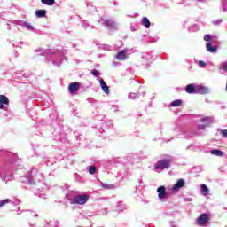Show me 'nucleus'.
I'll use <instances>...</instances> for the list:
<instances>
[{"mask_svg": "<svg viewBox=\"0 0 227 227\" xmlns=\"http://www.w3.org/2000/svg\"><path fill=\"white\" fill-rule=\"evenodd\" d=\"M35 182H43V174L37 173L35 176H34L32 180H28V183L30 184V185H33Z\"/></svg>", "mask_w": 227, "mask_h": 227, "instance_id": "13", "label": "nucleus"}, {"mask_svg": "<svg viewBox=\"0 0 227 227\" xmlns=\"http://www.w3.org/2000/svg\"><path fill=\"white\" fill-rule=\"evenodd\" d=\"M80 84L79 82H71L68 86V91L70 95H77V91H79Z\"/></svg>", "mask_w": 227, "mask_h": 227, "instance_id": "9", "label": "nucleus"}, {"mask_svg": "<svg viewBox=\"0 0 227 227\" xmlns=\"http://www.w3.org/2000/svg\"><path fill=\"white\" fill-rule=\"evenodd\" d=\"M142 58H143V59L145 58L146 59H148V58H150V54L145 53V54L142 55Z\"/></svg>", "mask_w": 227, "mask_h": 227, "instance_id": "38", "label": "nucleus"}, {"mask_svg": "<svg viewBox=\"0 0 227 227\" xmlns=\"http://www.w3.org/2000/svg\"><path fill=\"white\" fill-rule=\"evenodd\" d=\"M204 40H205V42L210 43V40H212V36L210 35H206L204 36Z\"/></svg>", "mask_w": 227, "mask_h": 227, "instance_id": "31", "label": "nucleus"}, {"mask_svg": "<svg viewBox=\"0 0 227 227\" xmlns=\"http://www.w3.org/2000/svg\"><path fill=\"white\" fill-rule=\"evenodd\" d=\"M186 93H189L190 95H194L196 94V85L191 83L188 84L185 88Z\"/></svg>", "mask_w": 227, "mask_h": 227, "instance_id": "14", "label": "nucleus"}, {"mask_svg": "<svg viewBox=\"0 0 227 227\" xmlns=\"http://www.w3.org/2000/svg\"><path fill=\"white\" fill-rule=\"evenodd\" d=\"M7 203H13V201L9 199L0 200V208H2V207H4V205H7Z\"/></svg>", "mask_w": 227, "mask_h": 227, "instance_id": "25", "label": "nucleus"}, {"mask_svg": "<svg viewBox=\"0 0 227 227\" xmlns=\"http://www.w3.org/2000/svg\"><path fill=\"white\" fill-rule=\"evenodd\" d=\"M0 102L2 105L4 104L5 106H8L10 104V100L4 95H0Z\"/></svg>", "mask_w": 227, "mask_h": 227, "instance_id": "21", "label": "nucleus"}, {"mask_svg": "<svg viewBox=\"0 0 227 227\" xmlns=\"http://www.w3.org/2000/svg\"><path fill=\"white\" fill-rule=\"evenodd\" d=\"M128 98L130 100H136V98H139V95L131 92L128 95Z\"/></svg>", "mask_w": 227, "mask_h": 227, "instance_id": "27", "label": "nucleus"}, {"mask_svg": "<svg viewBox=\"0 0 227 227\" xmlns=\"http://www.w3.org/2000/svg\"><path fill=\"white\" fill-rule=\"evenodd\" d=\"M3 107H4V105L0 102V109H3Z\"/></svg>", "mask_w": 227, "mask_h": 227, "instance_id": "40", "label": "nucleus"}, {"mask_svg": "<svg viewBox=\"0 0 227 227\" xmlns=\"http://www.w3.org/2000/svg\"><path fill=\"white\" fill-rule=\"evenodd\" d=\"M198 3H205V0H196Z\"/></svg>", "mask_w": 227, "mask_h": 227, "instance_id": "41", "label": "nucleus"}, {"mask_svg": "<svg viewBox=\"0 0 227 227\" xmlns=\"http://www.w3.org/2000/svg\"><path fill=\"white\" fill-rule=\"evenodd\" d=\"M13 24H17L18 26H22V27H25L27 31H35V27H33V25H31L29 22L27 21H17L14 20L12 21Z\"/></svg>", "mask_w": 227, "mask_h": 227, "instance_id": "6", "label": "nucleus"}, {"mask_svg": "<svg viewBox=\"0 0 227 227\" xmlns=\"http://www.w3.org/2000/svg\"><path fill=\"white\" fill-rule=\"evenodd\" d=\"M89 173L90 175H95L97 173V167L95 166L89 167Z\"/></svg>", "mask_w": 227, "mask_h": 227, "instance_id": "28", "label": "nucleus"}, {"mask_svg": "<svg viewBox=\"0 0 227 227\" xmlns=\"http://www.w3.org/2000/svg\"><path fill=\"white\" fill-rule=\"evenodd\" d=\"M200 121H202V123L206 124H199L198 129L199 130H205L207 127H208V123H212V118L211 117H205L200 120Z\"/></svg>", "mask_w": 227, "mask_h": 227, "instance_id": "8", "label": "nucleus"}, {"mask_svg": "<svg viewBox=\"0 0 227 227\" xmlns=\"http://www.w3.org/2000/svg\"><path fill=\"white\" fill-rule=\"evenodd\" d=\"M53 65H55V67H61V61L59 62L53 61Z\"/></svg>", "mask_w": 227, "mask_h": 227, "instance_id": "37", "label": "nucleus"}, {"mask_svg": "<svg viewBox=\"0 0 227 227\" xmlns=\"http://www.w3.org/2000/svg\"><path fill=\"white\" fill-rule=\"evenodd\" d=\"M206 65L207 64L205 63V61H203V60H200L199 61V67H206Z\"/></svg>", "mask_w": 227, "mask_h": 227, "instance_id": "34", "label": "nucleus"}, {"mask_svg": "<svg viewBox=\"0 0 227 227\" xmlns=\"http://www.w3.org/2000/svg\"><path fill=\"white\" fill-rule=\"evenodd\" d=\"M208 91H210L208 87H205L203 85H196V93H199L200 95H207Z\"/></svg>", "mask_w": 227, "mask_h": 227, "instance_id": "12", "label": "nucleus"}, {"mask_svg": "<svg viewBox=\"0 0 227 227\" xmlns=\"http://www.w3.org/2000/svg\"><path fill=\"white\" fill-rule=\"evenodd\" d=\"M132 52H134L133 49L125 48L124 50L120 51L115 58L119 61H125V59L129 58V54H132Z\"/></svg>", "mask_w": 227, "mask_h": 227, "instance_id": "3", "label": "nucleus"}, {"mask_svg": "<svg viewBox=\"0 0 227 227\" xmlns=\"http://www.w3.org/2000/svg\"><path fill=\"white\" fill-rule=\"evenodd\" d=\"M184 185H185V180L178 179L176 184H175L174 186L172 187V191L174 192H178L180 191V189H182V187H184Z\"/></svg>", "mask_w": 227, "mask_h": 227, "instance_id": "11", "label": "nucleus"}, {"mask_svg": "<svg viewBox=\"0 0 227 227\" xmlns=\"http://www.w3.org/2000/svg\"><path fill=\"white\" fill-rule=\"evenodd\" d=\"M82 26H83L84 29H88V27H90V24L86 21L83 22Z\"/></svg>", "mask_w": 227, "mask_h": 227, "instance_id": "35", "label": "nucleus"}, {"mask_svg": "<svg viewBox=\"0 0 227 227\" xmlns=\"http://www.w3.org/2000/svg\"><path fill=\"white\" fill-rule=\"evenodd\" d=\"M220 70H223V72H227V62H223L221 64Z\"/></svg>", "mask_w": 227, "mask_h": 227, "instance_id": "29", "label": "nucleus"}, {"mask_svg": "<svg viewBox=\"0 0 227 227\" xmlns=\"http://www.w3.org/2000/svg\"><path fill=\"white\" fill-rule=\"evenodd\" d=\"M47 15V11L46 10H37L35 11V16L37 19H42Z\"/></svg>", "mask_w": 227, "mask_h": 227, "instance_id": "20", "label": "nucleus"}, {"mask_svg": "<svg viewBox=\"0 0 227 227\" xmlns=\"http://www.w3.org/2000/svg\"><path fill=\"white\" fill-rule=\"evenodd\" d=\"M99 82L103 91L106 93V95H109V87L107 86V83H106L104 80H100Z\"/></svg>", "mask_w": 227, "mask_h": 227, "instance_id": "19", "label": "nucleus"}, {"mask_svg": "<svg viewBox=\"0 0 227 227\" xmlns=\"http://www.w3.org/2000/svg\"><path fill=\"white\" fill-rule=\"evenodd\" d=\"M39 198H42V195H39Z\"/></svg>", "mask_w": 227, "mask_h": 227, "instance_id": "44", "label": "nucleus"}, {"mask_svg": "<svg viewBox=\"0 0 227 227\" xmlns=\"http://www.w3.org/2000/svg\"><path fill=\"white\" fill-rule=\"evenodd\" d=\"M210 223V216L207 214L203 213L197 218L198 226H207Z\"/></svg>", "mask_w": 227, "mask_h": 227, "instance_id": "5", "label": "nucleus"}, {"mask_svg": "<svg viewBox=\"0 0 227 227\" xmlns=\"http://www.w3.org/2000/svg\"><path fill=\"white\" fill-rule=\"evenodd\" d=\"M199 30H200V27H198V25H193L188 27L189 33H196V31H199Z\"/></svg>", "mask_w": 227, "mask_h": 227, "instance_id": "23", "label": "nucleus"}, {"mask_svg": "<svg viewBox=\"0 0 227 227\" xmlns=\"http://www.w3.org/2000/svg\"><path fill=\"white\" fill-rule=\"evenodd\" d=\"M200 191H201V194L203 196H207L210 192V190L208 189V187L205 184H200Z\"/></svg>", "mask_w": 227, "mask_h": 227, "instance_id": "15", "label": "nucleus"}, {"mask_svg": "<svg viewBox=\"0 0 227 227\" xmlns=\"http://www.w3.org/2000/svg\"><path fill=\"white\" fill-rule=\"evenodd\" d=\"M171 166V160H160L154 165V171L160 173V171H164V169H168Z\"/></svg>", "mask_w": 227, "mask_h": 227, "instance_id": "2", "label": "nucleus"}, {"mask_svg": "<svg viewBox=\"0 0 227 227\" xmlns=\"http://www.w3.org/2000/svg\"><path fill=\"white\" fill-rule=\"evenodd\" d=\"M182 106V100L176 99L170 103V107H180Z\"/></svg>", "mask_w": 227, "mask_h": 227, "instance_id": "22", "label": "nucleus"}, {"mask_svg": "<svg viewBox=\"0 0 227 227\" xmlns=\"http://www.w3.org/2000/svg\"><path fill=\"white\" fill-rule=\"evenodd\" d=\"M186 201H192V199L188 198V199H186Z\"/></svg>", "mask_w": 227, "mask_h": 227, "instance_id": "42", "label": "nucleus"}, {"mask_svg": "<svg viewBox=\"0 0 227 227\" xmlns=\"http://www.w3.org/2000/svg\"><path fill=\"white\" fill-rule=\"evenodd\" d=\"M90 200V196L87 194H78L75 195L73 199H70L71 205H86Z\"/></svg>", "mask_w": 227, "mask_h": 227, "instance_id": "1", "label": "nucleus"}, {"mask_svg": "<svg viewBox=\"0 0 227 227\" xmlns=\"http://www.w3.org/2000/svg\"><path fill=\"white\" fill-rule=\"evenodd\" d=\"M98 22L100 26H106L110 29H118V23H115L113 20L101 19Z\"/></svg>", "mask_w": 227, "mask_h": 227, "instance_id": "4", "label": "nucleus"}, {"mask_svg": "<svg viewBox=\"0 0 227 227\" xmlns=\"http://www.w3.org/2000/svg\"><path fill=\"white\" fill-rule=\"evenodd\" d=\"M141 25L144 26L146 29H150V26H151L150 20H148V18L146 17L142 18Z\"/></svg>", "mask_w": 227, "mask_h": 227, "instance_id": "16", "label": "nucleus"}, {"mask_svg": "<svg viewBox=\"0 0 227 227\" xmlns=\"http://www.w3.org/2000/svg\"><path fill=\"white\" fill-rule=\"evenodd\" d=\"M91 74L92 75H94V77H97L98 75V71L94 69L93 71H91Z\"/></svg>", "mask_w": 227, "mask_h": 227, "instance_id": "36", "label": "nucleus"}, {"mask_svg": "<svg viewBox=\"0 0 227 227\" xmlns=\"http://www.w3.org/2000/svg\"><path fill=\"white\" fill-rule=\"evenodd\" d=\"M214 26H219V24H223V20H215L213 21Z\"/></svg>", "mask_w": 227, "mask_h": 227, "instance_id": "30", "label": "nucleus"}, {"mask_svg": "<svg viewBox=\"0 0 227 227\" xmlns=\"http://www.w3.org/2000/svg\"><path fill=\"white\" fill-rule=\"evenodd\" d=\"M223 12H227V0H223Z\"/></svg>", "mask_w": 227, "mask_h": 227, "instance_id": "32", "label": "nucleus"}, {"mask_svg": "<svg viewBox=\"0 0 227 227\" xmlns=\"http://www.w3.org/2000/svg\"><path fill=\"white\" fill-rule=\"evenodd\" d=\"M170 225H171L172 227H176V223L171 222V223H170Z\"/></svg>", "mask_w": 227, "mask_h": 227, "instance_id": "39", "label": "nucleus"}, {"mask_svg": "<svg viewBox=\"0 0 227 227\" xmlns=\"http://www.w3.org/2000/svg\"><path fill=\"white\" fill-rule=\"evenodd\" d=\"M0 178L3 180V182H5V184H8V182H12L13 180V174H5L4 170L0 172Z\"/></svg>", "mask_w": 227, "mask_h": 227, "instance_id": "10", "label": "nucleus"}, {"mask_svg": "<svg viewBox=\"0 0 227 227\" xmlns=\"http://www.w3.org/2000/svg\"><path fill=\"white\" fill-rule=\"evenodd\" d=\"M43 198L45 199V194H43Z\"/></svg>", "mask_w": 227, "mask_h": 227, "instance_id": "43", "label": "nucleus"}, {"mask_svg": "<svg viewBox=\"0 0 227 227\" xmlns=\"http://www.w3.org/2000/svg\"><path fill=\"white\" fill-rule=\"evenodd\" d=\"M158 199L162 201L165 198H168V192H166L165 186H160L157 188Z\"/></svg>", "mask_w": 227, "mask_h": 227, "instance_id": "7", "label": "nucleus"}, {"mask_svg": "<svg viewBox=\"0 0 227 227\" xmlns=\"http://www.w3.org/2000/svg\"><path fill=\"white\" fill-rule=\"evenodd\" d=\"M206 49L208 52L214 53L216 52L217 47L212 46V42H209L206 44Z\"/></svg>", "mask_w": 227, "mask_h": 227, "instance_id": "17", "label": "nucleus"}, {"mask_svg": "<svg viewBox=\"0 0 227 227\" xmlns=\"http://www.w3.org/2000/svg\"><path fill=\"white\" fill-rule=\"evenodd\" d=\"M221 134H222L223 137H227V129L222 130Z\"/></svg>", "mask_w": 227, "mask_h": 227, "instance_id": "33", "label": "nucleus"}, {"mask_svg": "<svg viewBox=\"0 0 227 227\" xmlns=\"http://www.w3.org/2000/svg\"><path fill=\"white\" fill-rule=\"evenodd\" d=\"M211 155H215V157H223L224 155V152L219 149H214L210 151Z\"/></svg>", "mask_w": 227, "mask_h": 227, "instance_id": "18", "label": "nucleus"}, {"mask_svg": "<svg viewBox=\"0 0 227 227\" xmlns=\"http://www.w3.org/2000/svg\"><path fill=\"white\" fill-rule=\"evenodd\" d=\"M100 185L103 187V189H114V184H107L105 183H100Z\"/></svg>", "mask_w": 227, "mask_h": 227, "instance_id": "26", "label": "nucleus"}, {"mask_svg": "<svg viewBox=\"0 0 227 227\" xmlns=\"http://www.w3.org/2000/svg\"><path fill=\"white\" fill-rule=\"evenodd\" d=\"M43 4H47V6H52L56 2L54 0H41Z\"/></svg>", "mask_w": 227, "mask_h": 227, "instance_id": "24", "label": "nucleus"}]
</instances>
